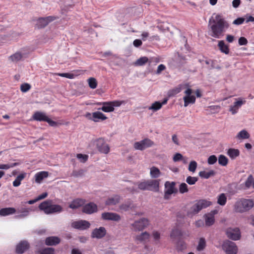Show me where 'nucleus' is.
I'll list each match as a JSON object with an SVG mask.
<instances>
[{"mask_svg":"<svg viewBox=\"0 0 254 254\" xmlns=\"http://www.w3.org/2000/svg\"><path fill=\"white\" fill-rule=\"evenodd\" d=\"M228 26V24L222 16L213 14L208 22V34L215 38H220L223 36L225 29Z\"/></svg>","mask_w":254,"mask_h":254,"instance_id":"nucleus-1","label":"nucleus"},{"mask_svg":"<svg viewBox=\"0 0 254 254\" xmlns=\"http://www.w3.org/2000/svg\"><path fill=\"white\" fill-rule=\"evenodd\" d=\"M254 206V202L252 199L239 198L234 205V210L237 213H244L251 209Z\"/></svg>","mask_w":254,"mask_h":254,"instance_id":"nucleus-2","label":"nucleus"},{"mask_svg":"<svg viewBox=\"0 0 254 254\" xmlns=\"http://www.w3.org/2000/svg\"><path fill=\"white\" fill-rule=\"evenodd\" d=\"M159 180H149L139 183L138 187L141 190L157 191L159 190Z\"/></svg>","mask_w":254,"mask_h":254,"instance_id":"nucleus-3","label":"nucleus"},{"mask_svg":"<svg viewBox=\"0 0 254 254\" xmlns=\"http://www.w3.org/2000/svg\"><path fill=\"white\" fill-rule=\"evenodd\" d=\"M212 203L205 199H201L192 205L188 211V215H194L198 213L202 209L205 208L210 205Z\"/></svg>","mask_w":254,"mask_h":254,"instance_id":"nucleus-4","label":"nucleus"},{"mask_svg":"<svg viewBox=\"0 0 254 254\" xmlns=\"http://www.w3.org/2000/svg\"><path fill=\"white\" fill-rule=\"evenodd\" d=\"M33 119L37 121H45L47 122L50 126L52 127H56L57 126V123L52 121L46 115L45 113L41 112H35L33 116Z\"/></svg>","mask_w":254,"mask_h":254,"instance_id":"nucleus-5","label":"nucleus"},{"mask_svg":"<svg viewBox=\"0 0 254 254\" xmlns=\"http://www.w3.org/2000/svg\"><path fill=\"white\" fill-rule=\"evenodd\" d=\"M122 103V101H114L112 102H105L98 103L99 105H103L100 109L105 112H111L114 111L115 107H119Z\"/></svg>","mask_w":254,"mask_h":254,"instance_id":"nucleus-6","label":"nucleus"},{"mask_svg":"<svg viewBox=\"0 0 254 254\" xmlns=\"http://www.w3.org/2000/svg\"><path fill=\"white\" fill-rule=\"evenodd\" d=\"M222 248L227 254H236L238 252L236 244L228 240L224 242Z\"/></svg>","mask_w":254,"mask_h":254,"instance_id":"nucleus-7","label":"nucleus"},{"mask_svg":"<svg viewBox=\"0 0 254 254\" xmlns=\"http://www.w3.org/2000/svg\"><path fill=\"white\" fill-rule=\"evenodd\" d=\"M154 145V142L150 139L145 138L134 143V147L135 149L143 150Z\"/></svg>","mask_w":254,"mask_h":254,"instance_id":"nucleus-8","label":"nucleus"},{"mask_svg":"<svg viewBox=\"0 0 254 254\" xmlns=\"http://www.w3.org/2000/svg\"><path fill=\"white\" fill-rule=\"evenodd\" d=\"M148 225L147 219L145 218H141L138 220L135 221L131 224L132 229L135 231H140L144 229Z\"/></svg>","mask_w":254,"mask_h":254,"instance_id":"nucleus-9","label":"nucleus"},{"mask_svg":"<svg viewBox=\"0 0 254 254\" xmlns=\"http://www.w3.org/2000/svg\"><path fill=\"white\" fill-rule=\"evenodd\" d=\"M227 237L234 241H237L241 238V233L238 228H229L226 232Z\"/></svg>","mask_w":254,"mask_h":254,"instance_id":"nucleus-10","label":"nucleus"},{"mask_svg":"<svg viewBox=\"0 0 254 254\" xmlns=\"http://www.w3.org/2000/svg\"><path fill=\"white\" fill-rule=\"evenodd\" d=\"M192 90L190 88H188L185 91V93L186 94L183 97L184 101V106L187 107L189 104H193L195 102V97L194 95H191Z\"/></svg>","mask_w":254,"mask_h":254,"instance_id":"nucleus-11","label":"nucleus"},{"mask_svg":"<svg viewBox=\"0 0 254 254\" xmlns=\"http://www.w3.org/2000/svg\"><path fill=\"white\" fill-rule=\"evenodd\" d=\"M72 227L80 230H84L89 228L90 226V223L86 220H79L73 221L71 223Z\"/></svg>","mask_w":254,"mask_h":254,"instance_id":"nucleus-12","label":"nucleus"},{"mask_svg":"<svg viewBox=\"0 0 254 254\" xmlns=\"http://www.w3.org/2000/svg\"><path fill=\"white\" fill-rule=\"evenodd\" d=\"M175 183L172 182H166L165 184V198L168 199L169 195L177 192V190L175 188Z\"/></svg>","mask_w":254,"mask_h":254,"instance_id":"nucleus-13","label":"nucleus"},{"mask_svg":"<svg viewBox=\"0 0 254 254\" xmlns=\"http://www.w3.org/2000/svg\"><path fill=\"white\" fill-rule=\"evenodd\" d=\"M96 147L101 153L107 154L110 151L108 145L105 143L103 139L100 138L95 141Z\"/></svg>","mask_w":254,"mask_h":254,"instance_id":"nucleus-14","label":"nucleus"},{"mask_svg":"<svg viewBox=\"0 0 254 254\" xmlns=\"http://www.w3.org/2000/svg\"><path fill=\"white\" fill-rule=\"evenodd\" d=\"M101 217L105 220H111L118 222L121 219L120 215L113 212H104L101 215Z\"/></svg>","mask_w":254,"mask_h":254,"instance_id":"nucleus-15","label":"nucleus"},{"mask_svg":"<svg viewBox=\"0 0 254 254\" xmlns=\"http://www.w3.org/2000/svg\"><path fill=\"white\" fill-rule=\"evenodd\" d=\"M107 231L104 227H100L93 230L91 233V237L98 239L103 238L106 234Z\"/></svg>","mask_w":254,"mask_h":254,"instance_id":"nucleus-16","label":"nucleus"},{"mask_svg":"<svg viewBox=\"0 0 254 254\" xmlns=\"http://www.w3.org/2000/svg\"><path fill=\"white\" fill-rule=\"evenodd\" d=\"M236 101L234 103L233 105L231 106L229 111L233 115L236 114L239 109L245 103L246 101L243 100L242 98L236 99Z\"/></svg>","mask_w":254,"mask_h":254,"instance_id":"nucleus-17","label":"nucleus"},{"mask_svg":"<svg viewBox=\"0 0 254 254\" xmlns=\"http://www.w3.org/2000/svg\"><path fill=\"white\" fill-rule=\"evenodd\" d=\"M149 237V234L147 232H144L135 236L134 239L137 244L145 243L148 240Z\"/></svg>","mask_w":254,"mask_h":254,"instance_id":"nucleus-18","label":"nucleus"},{"mask_svg":"<svg viewBox=\"0 0 254 254\" xmlns=\"http://www.w3.org/2000/svg\"><path fill=\"white\" fill-rule=\"evenodd\" d=\"M52 206L51 200H46L41 203L39 205V208L46 214H50L51 212V206Z\"/></svg>","mask_w":254,"mask_h":254,"instance_id":"nucleus-19","label":"nucleus"},{"mask_svg":"<svg viewBox=\"0 0 254 254\" xmlns=\"http://www.w3.org/2000/svg\"><path fill=\"white\" fill-rule=\"evenodd\" d=\"M135 204L131 200H127L120 206V209L123 211L132 210L136 207Z\"/></svg>","mask_w":254,"mask_h":254,"instance_id":"nucleus-20","label":"nucleus"},{"mask_svg":"<svg viewBox=\"0 0 254 254\" xmlns=\"http://www.w3.org/2000/svg\"><path fill=\"white\" fill-rule=\"evenodd\" d=\"M54 19L55 18L52 16L40 18L37 20V25L39 28H43L47 26L50 22L53 21Z\"/></svg>","mask_w":254,"mask_h":254,"instance_id":"nucleus-21","label":"nucleus"},{"mask_svg":"<svg viewBox=\"0 0 254 254\" xmlns=\"http://www.w3.org/2000/svg\"><path fill=\"white\" fill-rule=\"evenodd\" d=\"M82 211L87 214H92L97 211V206L95 203L90 202L83 206Z\"/></svg>","mask_w":254,"mask_h":254,"instance_id":"nucleus-22","label":"nucleus"},{"mask_svg":"<svg viewBox=\"0 0 254 254\" xmlns=\"http://www.w3.org/2000/svg\"><path fill=\"white\" fill-rule=\"evenodd\" d=\"M29 248V244L26 241H21L16 246V252L18 254H22Z\"/></svg>","mask_w":254,"mask_h":254,"instance_id":"nucleus-23","label":"nucleus"},{"mask_svg":"<svg viewBox=\"0 0 254 254\" xmlns=\"http://www.w3.org/2000/svg\"><path fill=\"white\" fill-rule=\"evenodd\" d=\"M26 57V54H22L20 52H18L11 55L9 57V60L12 62L16 63Z\"/></svg>","mask_w":254,"mask_h":254,"instance_id":"nucleus-24","label":"nucleus"},{"mask_svg":"<svg viewBox=\"0 0 254 254\" xmlns=\"http://www.w3.org/2000/svg\"><path fill=\"white\" fill-rule=\"evenodd\" d=\"M16 210L13 207H6L0 210V216H5L16 213Z\"/></svg>","mask_w":254,"mask_h":254,"instance_id":"nucleus-25","label":"nucleus"},{"mask_svg":"<svg viewBox=\"0 0 254 254\" xmlns=\"http://www.w3.org/2000/svg\"><path fill=\"white\" fill-rule=\"evenodd\" d=\"M60 239L58 237L52 236L46 238L45 244L48 246H54L59 244Z\"/></svg>","mask_w":254,"mask_h":254,"instance_id":"nucleus-26","label":"nucleus"},{"mask_svg":"<svg viewBox=\"0 0 254 254\" xmlns=\"http://www.w3.org/2000/svg\"><path fill=\"white\" fill-rule=\"evenodd\" d=\"M30 211V208H22L21 209H18L16 210V212L18 213H20L19 214L15 216V218H22L27 217L29 214V212Z\"/></svg>","mask_w":254,"mask_h":254,"instance_id":"nucleus-27","label":"nucleus"},{"mask_svg":"<svg viewBox=\"0 0 254 254\" xmlns=\"http://www.w3.org/2000/svg\"><path fill=\"white\" fill-rule=\"evenodd\" d=\"M48 176V172L41 171L38 172L36 173L34 176L35 179V182L37 183H40L44 179L47 178Z\"/></svg>","mask_w":254,"mask_h":254,"instance_id":"nucleus-28","label":"nucleus"},{"mask_svg":"<svg viewBox=\"0 0 254 254\" xmlns=\"http://www.w3.org/2000/svg\"><path fill=\"white\" fill-rule=\"evenodd\" d=\"M93 121L95 122H99V120H105L107 117L100 112H95L92 114Z\"/></svg>","mask_w":254,"mask_h":254,"instance_id":"nucleus-29","label":"nucleus"},{"mask_svg":"<svg viewBox=\"0 0 254 254\" xmlns=\"http://www.w3.org/2000/svg\"><path fill=\"white\" fill-rule=\"evenodd\" d=\"M120 201V197L115 195L113 197L108 198L105 202L107 205H115L118 204Z\"/></svg>","mask_w":254,"mask_h":254,"instance_id":"nucleus-30","label":"nucleus"},{"mask_svg":"<svg viewBox=\"0 0 254 254\" xmlns=\"http://www.w3.org/2000/svg\"><path fill=\"white\" fill-rule=\"evenodd\" d=\"M84 204L83 199L77 198L73 200L69 204V207L71 209H77Z\"/></svg>","mask_w":254,"mask_h":254,"instance_id":"nucleus-31","label":"nucleus"},{"mask_svg":"<svg viewBox=\"0 0 254 254\" xmlns=\"http://www.w3.org/2000/svg\"><path fill=\"white\" fill-rule=\"evenodd\" d=\"M218 46L220 51L225 54L229 53V49L228 45H227L224 41L221 40L218 42Z\"/></svg>","mask_w":254,"mask_h":254,"instance_id":"nucleus-32","label":"nucleus"},{"mask_svg":"<svg viewBox=\"0 0 254 254\" xmlns=\"http://www.w3.org/2000/svg\"><path fill=\"white\" fill-rule=\"evenodd\" d=\"M250 137V134L246 129H243L239 131L237 134L236 138L241 140L248 139Z\"/></svg>","mask_w":254,"mask_h":254,"instance_id":"nucleus-33","label":"nucleus"},{"mask_svg":"<svg viewBox=\"0 0 254 254\" xmlns=\"http://www.w3.org/2000/svg\"><path fill=\"white\" fill-rule=\"evenodd\" d=\"M198 174L201 178L207 179L210 177L214 176L215 175V172L213 170H210L208 172L203 171L199 172Z\"/></svg>","mask_w":254,"mask_h":254,"instance_id":"nucleus-34","label":"nucleus"},{"mask_svg":"<svg viewBox=\"0 0 254 254\" xmlns=\"http://www.w3.org/2000/svg\"><path fill=\"white\" fill-rule=\"evenodd\" d=\"M161 172L156 167H152L150 169V175L152 178H157L161 175Z\"/></svg>","mask_w":254,"mask_h":254,"instance_id":"nucleus-35","label":"nucleus"},{"mask_svg":"<svg viewBox=\"0 0 254 254\" xmlns=\"http://www.w3.org/2000/svg\"><path fill=\"white\" fill-rule=\"evenodd\" d=\"M227 154L231 159H234L239 155L240 151L237 149L230 148L228 150Z\"/></svg>","mask_w":254,"mask_h":254,"instance_id":"nucleus-36","label":"nucleus"},{"mask_svg":"<svg viewBox=\"0 0 254 254\" xmlns=\"http://www.w3.org/2000/svg\"><path fill=\"white\" fill-rule=\"evenodd\" d=\"M205 218V225L207 226L212 225L215 221L214 217L209 215L208 213L206 214L204 216Z\"/></svg>","mask_w":254,"mask_h":254,"instance_id":"nucleus-37","label":"nucleus"},{"mask_svg":"<svg viewBox=\"0 0 254 254\" xmlns=\"http://www.w3.org/2000/svg\"><path fill=\"white\" fill-rule=\"evenodd\" d=\"M217 203L220 205L224 206L226 204L227 202V196L224 193L220 194L217 196Z\"/></svg>","mask_w":254,"mask_h":254,"instance_id":"nucleus-38","label":"nucleus"},{"mask_svg":"<svg viewBox=\"0 0 254 254\" xmlns=\"http://www.w3.org/2000/svg\"><path fill=\"white\" fill-rule=\"evenodd\" d=\"M26 176V173H22L18 175L13 182V186L15 187L19 186L21 184V182L23 180Z\"/></svg>","mask_w":254,"mask_h":254,"instance_id":"nucleus-39","label":"nucleus"},{"mask_svg":"<svg viewBox=\"0 0 254 254\" xmlns=\"http://www.w3.org/2000/svg\"><path fill=\"white\" fill-rule=\"evenodd\" d=\"M50 214L54 213H60L63 210L62 207L58 204H52L51 206Z\"/></svg>","mask_w":254,"mask_h":254,"instance_id":"nucleus-40","label":"nucleus"},{"mask_svg":"<svg viewBox=\"0 0 254 254\" xmlns=\"http://www.w3.org/2000/svg\"><path fill=\"white\" fill-rule=\"evenodd\" d=\"M162 108L161 102L156 101L152 103L151 106L148 108V109L153 112H156Z\"/></svg>","mask_w":254,"mask_h":254,"instance_id":"nucleus-41","label":"nucleus"},{"mask_svg":"<svg viewBox=\"0 0 254 254\" xmlns=\"http://www.w3.org/2000/svg\"><path fill=\"white\" fill-rule=\"evenodd\" d=\"M149 63V59L146 57H142L138 59L135 63L136 65L141 66L146 63Z\"/></svg>","mask_w":254,"mask_h":254,"instance_id":"nucleus-42","label":"nucleus"},{"mask_svg":"<svg viewBox=\"0 0 254 254\" xmlns=\"http://www.w3.org/2000/svg\"><path fill=\"white\" fill-rule=\"evenodd\" d=\"M206 247V241L204 238H201L198 242L197 247V250L198 251H202Z\"/></svg>","mask_w":254,"mask_h":254,"instance_id":"nucleus-43","label":"nucleus"},{"mask_svg":"<svg viewBox=\"0 0 254 254\" xmlns=\"http://www.w3.org/2000/svg\"><path fill=\"white\" fill-rule=\"evenodd\" d=\"M218 163L223 166H225L228 164V159L223 155H220L218 157Z\"/></svg>","mask_w":254,"mask_h":254,"instance_id":"nucleus-44","label":"nucleus"},{"mask_svg":"<svg viewBox=\"0 0 254 254\" xmlns=\"http://www.w3.org/2000/svg\"><path fill=\"white\" fill-rule=\"evenodd\" d=\"M254 182L252 175H250L248 177L245 183V187L247 189H249L252 186L253 187V183Z\"/></svg>","mask_w":254,"mask_h":254,"instance_id":"nucleus-45","label":"nucleus"},{"mask_svg":"<svg viewBox=\"0 0 254 254\" xmlns=\"http://www.w3.org/2000/svg\"><path fill=\"white\" fill-rule=\"evenodd\" d=\"M89 86L91 89H95L97 86V82L95 78L90 77L88 79Z\"/></svg>","mask_w":254,"mask_h":254,"instance_id":"nucleus-46","label":"nucleus"},{"mask_svg":"<svg viewBox=\"0 0 254 254\" xmlns=\"http://www.w3.org/2000/svg\"><path fill=\"white\" fill-rule=\"evenodd\" d=\"M176 247L178 251H182L187 248V245L183 241L179 240L177 243Z\"/></svg>","mask_w":254,"mask_h":254,"instance_id":"nucleus-47","label":"nucleus"},{"mask_svg":"<svg viewBox=\"0 0 254 254\" xmlns=\"http://www.w3.org/2000/svg\"><path fill=\"white\" fill-rule=\"evenodd\" d=\"M197 164L195 161H191L189 165L188 170L191 172L194 173L196 169Z\"/></svg>","mask_w":254,"mask_h":254,"instance_id":"nucleus-48","label":"nucleus"},{"mask_svg":"<svg viewBox=\"0 0 254 254\" xmlns=\"http://www.w3.org/2000/svg\"><path fill=\"white\" fill-rule=\"evenodd\" d=\"M181 235V232L178 229H175L171 232L170 234V237L172 239H175L177 237L180 236Z\"/></svg>","mask_w":254,"mask_h":254,"instance_id":"nucleus-49","label":"nucleus"},{"mask_svg":"<svg viewBox=\"0 0 254 254\" xmlns=\"http://www.w3.org/2000/svg\"><path fill=\"white\" fill-rule=\"evenodd\" d=\"M197 181L198 178L195 177L189 176L186 179V182L190 185L195 184Z\"/></svg>","mask_w":254,"mask_h":254,"instance_id":"nucleus-50","label":"nucleus"},{"mask_svg":"<svg viewBox=\"0 0 254 254\" xmlns=\"http://www.w3.org/2000/svg\"><path fill=\"white\" fill-rule=\"evenodd\" d=\"M17 165V163H13L7 164H0V169L7 170L9 168L16 166Z\"/></svg>","mask_w":254,"mask_h":254,"instance_id":"nucleus-51","label":"nucleus"},{"mask_svg":"<svg viewBox=\"0 0 254 254\" xmlns=\"http://www.w3.org/2000/svg\"><path fill=\"white\" fill-rule=\"evenodd\" d=\"M55 250L52 248H47L42 250L40 254H54Z\"/></svg>","mask_w":254,"mask_h":254,"instance_id":"nucleus-52","label":"nucleus"},{"mask_svg":"<svg viewBox=\"0 0 254 254\" xmlns=\"http://www.w3.org/2000/svg\"><path fill=\"white\" fill-rule=\"evenodd\" d=\"M179 191L180 193H184L188 191V186L186 183H182L180 185Z\"/></svg>","mask_w":254,"mask_h":254,"instance_id":"nucleus-53","label":"nucleus"},{"mask_svg":"<svg viewBox=\"0 0 254 254\" xmlns=\"http://www.w3.org/2000/svg\"><path fill=\"white\" fill-rule=\"evenodd\" d=\"M152 237L153 238L156 244H158L159 242V240L160 239V234L158 232L154 231L152 233Z\"/></svg>","mask_w":254,"mask_h":254,"instance_id":"nucleus-54","label":"nucleus"},{"mask_svg":"<svg viewBox=\"0 0 254 254\" xmlns=\"http://www.w3.org/2000/svg\"><path fill=\"white\" fill-rule=\"evenodd\" d=\"M31 88V86L28 83H23L20 86V89L23 92H27Z\"/></svg>","mask_w":254,"mask_h":254,"instance_id":"nucleus-55","label":"nucleus"},{"mask_svg":"<svg viewBox=\"0 0 254 254\" xmlns=\"http://www.w3.org/2000/svg\"><path fill=\"white\" fill-rule=\"evenodd\" d=\"M217 158L214 155H211L208 158L207 162L210 165H213L216 162Z\"/></svg>","mask_w":254,"mask_h":254,"instance_id":"nucleus-56","label":"nucleus"},{"mask_svg":"<svg viewBox=\"0 0 254 254\" xmlns=\"http://www.w3.org/2000/svg\"><path fill=\"white\" fill-rule=\"evenodd\" d=\"M208 108L211 113L213 114L218 113L220 109V107L217 105L210 106Z\"/></svg>","mask_w":254,"mask_h":254,"instance_id":"nucleus-57","label":"nucleus"},{"mask_svg":"<svg viewBox=\"0 0 254 254\" xmlns=\"http://www.w3.org/2000/svg\"><path fill=\"white\" fill-rule=\"evenodd\" d=\"M77 158L80 160L82 162H85L88 159V156L87 155H83L82 154H77Z\"/></svg>","mask_w":254,"mask_h":254,"instance_id":"nucleus-58","label":"nucleus"},{"mask_svg":"<svg viewBox=\"0 0 254 254\" xmlns=\"http://www.w3.org/2000/svg\"><path fill=\"white\" fill-rule=\"evenodd\" d=\"M58 75L60 76L66 77L69 79H72L74 77V75L73 74L68 73H59Z\"/></svg>","mask_w":254,"mask_h":254,"instance_id":"nucleus-59","label":"nucleus"},{"mask_svg":"<svg viewBox=\"0 0 254 254\" xmlns=\"http://www.w3.org/2000/svg\"><path fill=\"white\" fill-rule=\"evenodd\" d=\"M245 21V18L243 17H239L235 19L233 22V24L235 25H240L242 24Z\"/></svg>","mask_w":254,"mask_h":254,"instance_id":"nucleus-60","label":"nucleus"},{"mask_svg":"<svg viewBox=\"0 0 254 254\" xmlns=\"http://www.w3.org/2000/svg\"><path fill=\"white\" fill-rule=\"evenodd\" d=\"M238 43L241 46L246 45L248 43V41L245 37H241L239 39Z\"/></svg>","mask_w":254,"mask_h":254,"instance_id":"nucleus-61","label":"nucleus"},{"mask_svg":"<svg viewBox=\"0 0 254 254\" xmlns=\"http://www.w3.org/2000/svg\"><path fill=\"white\" fill-rule=\"evenodd\" d=\"M165 69L166 66L164 64H161L158 65L156 73L157 74H159L162 71L164 70Z\"/></svg>","mask_w":254,"mask_h":254,"instance_id":"nucleus-62","label":"nucleus"},{"mask_svg":"<svg viewBox=\"0 0 254 254\" xmlns=\"http://www.w3.org/2000/svg\"><path fill=\"white\" fill-rule=\"evenodd\" d=\"M183 158V156L180 153H176L173 157V161L174 162H177L181 160Z\"/></svg>","mask_w":254,"mask_h":254,"instance_id":"nucleus-63","label":"nucleus"},{"mask_svg":"<svg viewBox=\"0 0 254 254\" xmlns=\"http://www.w3.org/2000/svg\"><path fill=\"white\" fill-rule=\"evenodd\" d=\"M83 174V171L82 170H79L78 171H73L72 173V175L75 177H80Z\"/></svg>","mask_w":254,"mask_h":254,"instance_id":"nucleus-64","label":"nucleus"}]
</instances>
